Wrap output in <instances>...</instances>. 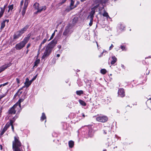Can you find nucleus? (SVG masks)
<instances>
[{
  "label": "nucleus",
  "mask_w": 151,
  "mask_h": 151,
  "mask_svg": "<svg viewBox=\"0 0 151 151\" xmlns=\"http://www.w3.org/2000/svg\"><path fill=\"white\" fill-rule=\"evenodd\" d=\"M71 28V25L70 24H68L66 27L65 30L63 33V35H66L70 32V29Z\"/></svg>",
  "instance_id": "8"
},
{
  "label": "nucleus",
  "mask_w": 151,
  "mask_h": 151,
  "mask_svg": "<svg viewBox=\"0 0 151 151\" xmlns=\"http://www.w3.org/2000/svg\"><path fill=\"white\" fill-rule=\"evenodd\" d=\"M18 117V116L17 115H16L12 119V120H11L10 121H13L14 122L15 120L16 119H17Z\"/></svg>",
  "instance_id": "36"
},
{
  "label": "nucleus",
  "mask_w": 151,
  "mask_h": 151,
  "mask_svg": "<svg viewBox=\"0 0 151 151\" xmlns=\"http://www.w3.org/2000/svg\"><path fill=\"white\" fill-rule=\"evenodd\" d=\"M103 151H106V150H104Z\"/></svg>",
  "instance_id": "61"
},
{
  "label": "nucleus",
  "mask_w": 151,
  "mask_h": 151,
  "mask_svg": "<svg viewBox=\"0 0 151 151\" xmlns=\"http://www.w3.org/2000/svg\"><path fill=\"white\" fill-rule=\"evenodd\" d=\"M30 46V44H28L27 45V47H29Z\"/></svg>",
  "instance_id": "53"
},
{
  "label": "nucleus",
  "mask_w": 151,
  "mask_h": 151,
  "mask_svg": "<svg viewBox=\"0 0 151 151\" xmlns=\"http://www.w3.org/2000/svg\"><path fill=\"white\" fill-rule=\"evenodd\" d=\"M16 81H17V83L18 84L19 83H20L19 80V79L18 78H16Z\"/></svg>",
  "instance_id": "43"
},
{
  "label": "nucleus",
  "mask_w": 151,
  "mask_h": 151,
  "mask_svg": "<svg viewBox=\"0 0 151 151\" xmlns=\"http://www.w3.org/2000/svg\"><path fill=\"white\" fill-rule=\"evenodd\" d=\"M97 121L99 122H104L108 120V118L106 116H99L96 118Z\"/></svg>",
  "instance_id": "7"
},
{
  "label": "nucleus",
  "mask_w": 151,
  "mask_h": 151,
  "mask_svg": "<svg viewBox=\"0 0 151 151\" xmlns=\"http://www.w3.org/2000/svg\"><path fill=\"white\" fill-rule=\"evenodd\" d=\"M125 48H123V47H122V48H121V49L122 50H124V49H125Z\"/></svg>",
  "instance_id": "48"
},
{
  "label": "nucleus",
  "mask_w": 151,
  "mask_h": 151,
  "mask_svg": "<svg viewBox=\"0 0 151 151\" xmlns=\"http://www.w3.org/2000/svg\"><path fill=\"white\" fill-rule=\"evenodd\" d=\"M0 146H1V149H2V146L1 145H0Z\"/></svg>",
  "instance_id": "57"
},
{
  "label": "nucleus",
  "mask_w": 151,
  "mask_h": 151,
  "mask_svg": "<svg viewBox=\"0 0 151 151\" xmlns=\"http://www.w3.org/2000/svg\"><path fill=\"white\" fill-rule=\"evenodd\" d=\"M21 35L20 33H19V32L18 31L14 35V38L15 39H18L20 36H21Z\"/></svg>",
  "instance_id": "16"
},
{
  "label": "nucleus",
  "mask_w": 151,
  "mask_h": 151,
  "mask_svg": "<svg viewBox=\"0 0 151 151\" xmlns=\"http://www.w3.org/2000/svg\"><path fill=\"white\" fill-rule=\"evenodd\" d=\"M4 22L5 23L6 22V23H7L9 22V19H6L4 21Z\"/></svg>",
  "instance_id": "45"
},
{
  "label": "nucleus",
  "mask_w": 151,
  "mask_h": 151,
  "mask_svg": "<svg viewBox=\"0 0 151 151\" xmlns=\"http://www.w3.org/2000/svg\"><path fill=\"white\" fill-rule=\"evenodd\" d=\"M11 124L10 125L11 126H12V130L13 131H14V127L13 126V125L12 124Z\"/></svg>",
  "instance_id": "44"
},
{
  "label": "nucleus",
  "mask_w": 151,
  "mask_h": 151,
  "mask_svg": "<svg viewBox=\"0 0 151 151\" xmlns=\"http://www.w3.org/2000/svg\"><path fill=\"white\" fill-rule=\"evenodd\" d=\"M57 43V41L54 39L48 45H49V46H48L47 47H52L54 46Z\"/></svg>",
  "instance_id": "13"
},
{
  "label": "nucleus",
  "mask_w": 151,
  "mask_h": 151,
  "mask_svg": "<svg viewBox=\"0 0 151 151\" xmlns=\"http://www.w3.org/2000/svg\"><path fill=\"white\" fill-rule=\"evenodd\" d=\"M109 50H111V48H109Z\"/></svg>",
  "instance_id": "62"
},
{
  "label": "nucleus",
  "mask_w": 151,
  "mask_h": 151,
  "mask_svg": "<svg viewBox=\"0 0 151 151\" xmlns=\"http://www.w3.org/2000/svg\"><path fill=\"white\" fill-rule=\"evenodd\" d=\"M68 143H69V147H70L72 148L73 147V146L74 145V142L73 141H70Z\"/></svg>",
  "instance_id": "26"
},
{
  "label": "nucleus",
  "mask_w": 151,
  "mask_h": 151,
  "mask_svg": "<svg viewBox=\"0 0 151 151\" xmlns=\"http://www.w3.org/2000/svg\"><path fill=\"white\" fill-rule=\"evenodd\" d=\"M108 0H96V2L102 4L105 3Z\"/></svg>",
  "instance_id": "21"
},
{
  "label": "nucleus",
  "mask_w": 151,
  "mask_h": 151,
  "mask_svg": "<svg viewBox=\"0 0 151 151\" xmlns=\"http://www.w3.org/2000/svg\"><path fill=\"white\" fill-rule=\"evenodd\" d=\"M32 83L29 81L28 78H27L26 79L25 82L24 83L26 88H28L31 84Z\"/></svg>",
  "instance_id": "14"
},
{
  "label": "nucleus",
  "mask_w": 151,
  "mask_h": 151,
  "mask_svg": "<svg viewBox=\"0 0 151 151\" xmlns=\"http://www.w3.org/2000/svg\"><path fill=\"white\" fill-rule=\"evenodd\" d=\"M1 11L0 12V17H1L4 12V9L2 7L1 8Z\"/></svg>",
  "instance_id": "28"
},
{
  "label": "nucleus",
  "mask_w": 151,
  "mask_h": 151,
  "mask_svg": "<svg viewBox=\"0 0 151 151\" xmlns=\"http://www.w3.org/2000/svg\"><path fill=\"white\" fill-rule=\"evenodd\" d=\"M17 50H20L21 49V48H19V47H18V48H17Z\"/></svg>",
  "instance_id": "56"
},
{
  "label": "nucleus",
  "mask_w": 151,
  "mask_h": 151,
  "mask_svg": "<svg viewBox=\"0 0 151 151\" xmlns=\"http://www.w3.org/2000/svg\"><path fill=\"white\" fill-rule=\"evenodd\" d=\"M86 0H81L80 1L82 2H83L84 1H86Z\"/></svg>",
  "instance_id": "49"
},
{
  "label": "nucleus",
  "mask_w": 151,
  "mask_h": 151,
  "mask_svg": "<svg viewBox=\"0 0 151 151\" xmlns=\"http://www.w3.org/2000/svg\"><path fill=\"white\" fill-rule=\"evenodd\" d=\"M47 41V40L46 39H44L43 40L42 42L41 43L40 46H43L42 45L44 44Z\"/></svg>",
  "instance_id": "33"
},
{
  "label": "nucleus",
  "mask_w": 151,
  "mask_h": 151,
  "mask_svg": "<svg viewBox=\"0 0 151 151\" xmlns=\"http://www.w3.org/2000/svg\"><path fill=\"white\" fill-rule=\"evenodd\" d=\"M112 60L111 61V63L112 65L114 64L116 61L117 58L115 56H114L112 57Z\"/></svg>",
  "instance_id": "19"
},
{
  "label": "nucleus",
  "mask_w": 151,
  "mask_h": 151,
  "mask_svg": "<svg viewBox=\"0 0 151 151\" xmlns=\"http://www.w3.org/2000/svg\"><path fill=\"white\" fill-rule=\"evenodd\" d=\"M14 140L12 142V148L13 151H23L22 148L24 146L19 140L18 137L15 136Z\"/></svg>",
  "instance_id": "1"
},
{
  "label": "nucleus",
  "mask_w": 151,
  "mask_h": 151,
  "mask_svg": "<svg viewBox=\"0 0 151 151\" xmlns=\"http://www.w3.org/2000/svg\"><path fill=\"white\" fill-rule=\"evenodd\" d=\"M23 3H24V1L23 0H22V1H21L20 2V11H21V8L22 7V6Z\"/></svg>",
  "instance_id": "38"
},
{
  "label": "nucleus",
  "mask_w": 151,
  "mask_h": 151,
  "mask_svg": "<svg viewBox=\"0 0 151 151\" xmlns=\"http://www.w3.org/2000/svg\"><path fill=\"white\" fill-rule=\"evenodd\" d=\"M30 36V34H28V36L24 38L23 41L16 45L17 47H24L29 40Z\"/></svg>",
  "instance_id": "3"
},
{
  "label": "nucleus",
  "mask_w": 151,
  "mask_h": 151,
  "mask_svg": "<svg viewBox=\"0 0 151 151\" xmlns=\"http://www.w3.org/2000/svg\"><path fill=\"white\" fill-rule=\"evenodd\" d=\"M122 67H123L124 65H122Z\"/></svg>",
  "instance_id": "64"
},
{
  "label": "nucleus",
  "mask_w": 151,
  "mask_h": 151,
  "mask_svg": "<svg viewBox=\"0 0 151 151\" xmlns=\"http://www.w3.org/2000/svg\"><path fill=\"white\" fill-rule=\"evenodd\" d=\"M25 87H26V86H25V85H24L22 86V89H23V88H24Z\"/></svg>",
  "instance_id": "52"
},
{
  "label": "nucleus",
  "mask_w": 151,
  "mask_h": 151,
  "mask_svg": "<svg viewBox=\"0 0 151 151\" xmlns=\"http://www.w3.org/2000/svg\"><path fill=\"white\" fill-rule=\"evenodd\" d=\"M104 52H106V51H104L103 52V53H102V54L104 53Z\"/></svg>",
  "instance_id": "55"
},
{
  "label": "nucleus",
  "mask_w": 151,
  "mask_h": 151,
  "mask_svg": "<svg viewBox=\"0 0 151 151\" xmlns=\"http://www.w3.org/2000/svg\"><path fill=\"white\" fill-rule=\"evenodd\" d=\"M13 121H10V122H8L1 131L0 134V135H2L5 131L7 130V129L10 127L11 124H13Z\"/></svg>",
  "instance_id": "4"
},
{
  "label": "nucleus",
  "mask_w": 151,
  "mask_h": 151,
  "mask_svg": "<svg viewBox=\"0 0 151 151\" xmlns=\"http://www.w3.org/2000/svg\"><path fill=\"white\" fill-rule=\"evenodd\" d=\"M22 89V88H19L18 91H20Z\"/></svg>",
  "instance_id": "50"
},
{
  "label": "nucleus",
  "mask_w": 151,
  "mask_h": 151,
  "mask_svg": "<svg viewBox=\"0 0 151 151\" xmlns=\"http://www.w3.org/2000/svg\"><path fill=\"white\" fill-rule=\"evenodd\" d=\"M52 48H46L45 52L42 57V59H44L45 57L48 56L52 51Z\"/></svg>",
  "instance_id": "5"
},
{
  "label": "nucleus",
  "mask_w": 151,
  "mask_h": 151,
  "mask_svg": "<svg viewBox=\"0 0 151 151\" xmlns=\"http://www.w3.org/2000/svg\"><path fill=\"white\" fill-rule=\"evenodd\" d=\"M46 118V116L45 115V114L44 113H42V116L41 118V120L42 121H43V120Z\"/></svg>",
  "instance_id": "27"
},
{
  "label": "nucleus",
  "mask_w": 151,
  "mask_h": 151,
  "mask_svg": "<svg viewBox=\"0 0 151 151\" xmlns=\"http://www.w3.org/2000/svg\"><path fill=\"white\" fill-rule=\"evenodd\" d=\"M110 127H106V129L104 131V133L105 134H106L108 133H109Z\"/></svg>",
  "instance_id": "22"
},
{
  "label": "nucleus",
  "mask_w": 151,
  "mask_h": 151,
  "mask_svg": "<svg viewBox=\"0 0 151 151\" xmlns=\"http://www.w3.org/2000/svg\"><path fill=\"white\" fill-rule=\"evenodd\" d=\"M103 16L104 17H106L107 18H110L108 15V13L106 12H105L103 14Z\"/></svg>",
  "instance_id": "32"
},
{
  "label": "nucleus",
  "mask_w": 151,
  "mask_h": 151,
  "mask_svg": "<svg viewBox=\"0 0 151 151\" xmlns=\"http://www.w3.org/2000/svg\"><path fill=\"white\" fill-rule=\"evenodd\" d=\"M6 95V94H3L0 95V100L3 98Z\"/></svg>",
  "instance_id": "39"
},
{
  "label": "nucleus",
  "mask_w": 151,
  "mask_h": 151,
  "mask_svg": "<svg viewBox=\"0 0 151 151\" xmlns=\"http://www.w3.org/2000/svg\"><path fill=\"white\" fill-rule=\"evenodd\" d=\"M76 93L77 95H80L83 93V92L82 90L78 91H76Z\"/></svg>",
  "instance_id": "29"
},
{
  "label": "nucleus",
  "mask_w": 151,
  "mask_h": 151,
  "mask_svg": "<svg viewBox=\"0 0 151 151\" xmlns=\"http://www.w3.org/2000/svg\"><path fill=\"white\" fill-rule=\"evenodd\" d=\"M93 20H90V22L89 23V25L90 26H92L93 24Z\"/></svg>",
  "instance_id": "40"
},
{
  "label": "nucleus",
  "mask_w": 151,
  "mask_h": 151,
  "mask_svg": "<svg viewBox=\"0 0 151 151\" xmlns=\"http://www.w3.org/2000/svg\"><path fill=\"white\" fill-rule=\"evenodd\" d=\"M106 72V70L105 69H102L101 70V73L103 74H105Z\"/></svg>",
  "instance_id": "30"
},
{
  "label": "nucleus",
  "mask_w": 151,
  "mask_h": 151,
  "mask_svg": "<svg viewBox=\"0 0 151 151\" xmlns=\"http://www.w3.org/2000/svg\"><path fill=\"white\" fill-rule=\"evenodd\" d=\"M79 102L80 104L83 106H85L86 105V103L82 100H79Z\"/></svg>",
  "instance_id": "25"
},
{
  "label": "nucleus",
  "mask_w": 151,
  "mask_h": 151,
  "mask_svg": "<svg viewBox=\"0 0 151 151\" xmlns=\"http://www.w3.org/2000/svg\"><path fill=\"white\" fill-rule=\"evenodd\" d=\"M9 10L8 12H10V11H12L14 8V5L13 4L9 5L8 6Z\"/></svg>",
  "instance_id": "20"
},
{
  "label": "nucleus",
  "mask_w": 151,
  "mask_h": 151,
  "mask_svg": "<svg viewBox=\"0 0 151 151\" xmlns=\"http://www.w3.org/2000/svg\"><path fill=\"white\" fill-rule=\"evenodd\" d=\"M121 47H124L123 46H121Z\"/></svg>",
  "instance_id": "60"
},
{
  "label": "nucleus",
  "mask_w": 151,
  "mask_h": 151,
  "mask_svg": "<svg viewBox=\"0 0 151 151\" xmlns=\"http://www.w3.org/2000/svg\"><path fill=\"white\" fill-rule=\"evenodd\" d=\"M8 83L7 82V83H4L3 84H2V86H5L6 85H7Z\"/></svg>",
  "instance_id": "46"
},
{
  "label": "nucleus",
  "mask_w": 151,
  "mask_h": 151,
  "mask_svg": "<svg viewBox=\"0 0 151 151\" xmlns=\"http://www.w3.org/2000/svg\"><path fill=\"white\" fill-rule=\"evenodd\" d=\"M99 4H98L96 6H94V7L92 8H94V11H95V9L96 8L98 7H99Z\"/></svg>",
  "instance_id": "41"
},
{
  "label": "nucleus",
  "mask_w": 151,
  "mask_h": 151,
  "mask_svg": "<svg viewBox=\"0 0 151 151\" xmlns=\"http://www.w3.org/2000/svg\"><path fill=\"white\" fill-rule=\"evenodd\" d=\"M71 0V3L70 5V10H71L73 8H74L75 7L73 6V5L74 4V1H73V0Z\"/></svg>",
  "instance_id": "24"
},
{
  "label": "nucleus",
  "mask_w": 151,
  "mask_h": 151,
  "mask_svg": "<svg viewBox=\"0 0 151 151\" xmlns=\"http://www.w3.org/2000/svg\"><path fill=\"white\" fill-rule=\"evenodd\" d=\"M60 54H57V57H60Z\"/></svg>",
  "instance_id": "51"
},
{
  "label": "nucleus",
  "mask_w": 151,
  "mask_h": 151,
  "mask_svg": "<svg viewBox=\"0 0 151 151\" xmlns=\"http://www.w3.org/2000/svg\"><path fill=\"white\" fill-rule=\"evenodd\" d=\"M29 1V0H25L24 6L23 8L22 12V15L23 16H24L25 13L26 9L28 5Z\"/></svg>",
  "instance_id": "6"
},
{
  "label": "nucleus",
  "mask_w": 151,
  "mask_h": 151,
  "mask_svg": "<svg viewBox=\"0 0 151 151\" xmlns=\"http://www.w3.org/2000/svg\"><path fill=\"white\" fill-rule=\"evenodd\" d=\"M114 46L112 44L111 45L110 47H114Z\"/></svg>",
  "instance_id": "54"
},
{
  "label": "nucleus",
  "mask_w": 151,
  "mask_h": 151,
  "mask_svg": "<svg viewBox=\"0 0 151 151\" xmlns=\"http://www.w3.org/2000/svg\"><path fill=\"white\" fill-rule=\"evenodd\" d=\"M11 65V63H9L2 66L0 68V73L8 67H9Z\"/></svg>",
  "instance_id": "10"
},
{
  "label": "nucleus",
  "mask_w": 151,
  "mask_h": 151,
  "mask_svg": "<svg viewBox=\"0 0 151 151\" xmlns=\"http://www.w3.org/2000/svg\"><path fill=\"white\" fill-rule=\"evenodd\" d=\"M78 21V18L77 17H75L73 19V22L74 23Z\"/></svg>",
  "instance_id": "35"
},
{
  "label": "nucleus",
  "mask_w": 151,
  "mask_h": 151,
  "mask_svg": "<svg viewBox=\"0 0 151 151\" xmlns=\"http://www.w3.org/2000/svg\"><path fill=\"white\" fill-rule=\"evenodd\" d=\"M83 117H85V115H84V114H83Z\"/></svg>",
  "instance_id": "59"
},
{
  "label": "nucleus",
  "mask_w": 151,
  "mask_h": 151,
  "mask_svg": "<svg viewBox=\"0 0 151 151\" xmlns=\"http://www.w3.org/2000/svg\"><path fill=\"white\" fill-rule=\"evenodd\" d=\"M23 101H24V99H20L15 104H17L16 105H17V106H19L20 109H21V106L20 103L21 102H23Z\"/></svg>",
  "instance_id": "18"
},
{
  "label": "nucleus",
  "mask_w": 151,
  "mask_h": 151,
  "mask_svg": "<svg viewBox=\"0 0 151 151\" xmlns=\"http://www.w3.org/2000/svg\"><path fill=\"white\" fill-rule=\"evenodd\" d=\"M6 6H7V4L5 5L4 7V8H3V9H4V10H5V9Z\"/></svg>",
  "instance_id": "47"
},
{
  "label": "nucleus",
  "mask_w": 151,
  "mask_h": 151,
  "mask_svg": "<svg viewBox=\"0 0 151 151\" xmlns=\"http://www.w3.org/2000/svg\"><path fill=\"white\" fill-rule=\"evenodd\" d=\"M39 3L36 2L34 4L33 6L35 9L38 10V9L39 8Z\"/></svg>",
  "instance_id": "23"
},
{
  "label": "nucleus",
  "mask_w": 151,
  "mask_h": 151,
  "mask_svg": "<svg viewBox=\"0 0 151 151\" xmlns=\"http://www.w3.org/2000/svg\"><path fill=\"white\" fill-rule=\"evenodd\" d=\"M16 105L17 104H14L9 110V117H10L12 115L15 114L16 112L19 113L21 109H20L19 106H17Z\"/></svg>",
  "instance_id": "2"
},
{
  "label": "nucleus",
  "mask_w": 151,
  "mask_h": 151,
  "mask_svg": "<svg viewBox=\"0 0 151 151\" xmlns=\"http://www.w3.org/2000/svg\"><path fill=\"white\" fill-rule=\"evenodd\" d=\"M38 58V55L37 56V60L35 61V65L34 67H37L38 65L40 63V60L39 59H37Z\"/></svg>",
  "instance_id": "17"
},
{
  "label": "nucleus",
  "mask_w": 151,
  "mask_h": 151,
  "mask_svg": "<svg viewBox=\"0 0 151 151\" xmlns=\"http://www.w3.org/2000/svg\"><path fill=\"white\" fill-rule=\"evenodd\" d=\"M46 9V7L45 6H43L42 7H39L38 9L37 12H40L42 11H45Z\"/></svg>",
  "instance_id": "15"
},
{
  "label": "nucleus",
  "mask_w": 151,
  "mask_h": 151,
  "mask_svg": "<svg viewBox=\"0 0 151 151\" xmlns=\"http://www.w3.org/2000/svg\"><path fill=\"white\" fill-rule=\"evenodd\" d=\"M122 67H123L124 65H122Z\"/></svg>",
  "instance_id": "63"
},
{
  "label": "nucleus",
  "mask_w": 151,
  "mask_h": 151,
  "mask_svg": "<svg viewBox=\"0 0 151 151\" xmlns=\"http://www.w3.org/2000/svg\"><path fill=\"white\" fill-rule=\"evenodd\" d=\"M37 75H36L31 80L29 81L32 83V82L35 80L36 78L37 77Z\"/></svg>",
  "instance_id": "34"
},
{
  "label": "nucleus",
  "mask_w": 151,
  "mask_h": 151,
  "mask_svg": "<svg viewBox=\"0 0 151 151\" xmlns=\"http://www.w3.org/2000/svg\"><path fill=\"white\" fill-rule=\"evenodd\" d=\"M5 22L4 21L1 22V29H2L4 28V27L5 26Z\"/></svg>",
  "instance_id": "31"
},
{
  "label": "nucleus",
  "mask_w": 151,
  "mask_h": 151,
  "mask_svg": "<svg viewBox=\"0 0 151 151\" xmlns=\"http://www.w3.org/2000/svg\"><path fill=\"white\" fill-rule=\"evenodd\" d=\"M67 0H62L60 4H62L64 3Z\"/></svg>",
  "instance_id": "42"
},
{
  "label": "nucleus",
  "mask_w": 151,
  "mask_h": 151,
  "mask_svg": "<svg viewBox=\"0 0 151 151\" xmlns=\"http://www.w3.org/2000/svg\"><path fill=\"white\" fill-rule=\"evenodd\" d=\"M118 93L119 95L121 97H123L125 95L124 89L123 88H121L119 89Z\"/></svg>",
  "instance_id": "12"
},
{
  "label": "nucleus",
  "mask_w": 151,
  "mask_h": 151,
  "mask_svg": "<svg viewBox=\"0 0 151 151\" xmlns=\"http://www.w3.org/2000/svg\"><path fill=\"white\" fill-rule=\"evenodd\" d=\"M2 86V84L0 85V88H1Z\"/></svg>",
  "instance_id": "58"
},
{
  "label": "nucleus",
  "mask_w": 151,
  "mask_h": 151,
  "mask_svg": "<svg viewBox=\"0 0 151 151\" xmlns=\"http://www.w3.org/2000/svg\"><path fill=\"white\" fill-rule=\"evenodd\" d=\"M56 31V30H55V31L54 32V33H52V35H51V37L50 38V39L49 40V41L52 39L53 38V37H54V36L55 35V32Z\"/></svg>",
  "instance_id": "37"
},
{
  "label": "nucleus",
  "mask_w": 151,
  "mask_h": 151,
  "mask_svg": "<svg viewBox=\"0 0 151 151\" xmlns=\"http://www.w3.org/2000/svg\"><path fill=\"white\" fill-rule=\"evenodd\" d=\"M90 15L87 17V19L90 18V20H93L94 15L95 13L94 8H92Z\"/></svg>",
  "instance_id": "9"
},
{
  "label": "nucleus",
  "mask_w": 151,
  "mask_h": 151,
  "mask_svg": "<svg viewBox=\"0 0 151 151\" xmlns=\"http://www.w3.org/2000/svg\"><path fill=\"white\" fill-rule=\"evenodd\" d=\"M29 27V25H27L23 28L21 29L19 31H18L19 32V33H20L22 35L27 30Z\"/></svg>",
  "instance_id": "11"
}]
</instances>
